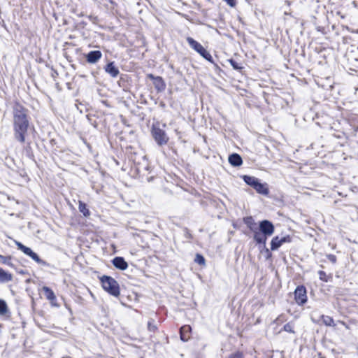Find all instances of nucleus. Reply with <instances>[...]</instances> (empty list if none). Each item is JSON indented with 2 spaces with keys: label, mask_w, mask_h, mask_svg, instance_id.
<instances>
[{
  "label": "nucleus",
  "mask_w": 358,
  "mask_h": 358,
  "mask_svg": "<svg viewBox=\"0 0 358 358\" xmlns=\"http://www.w3.org/2000/svg\"><path fill=\"white\" fill-rule=\"evenodd\" d=\"M27 110L21 104L17 103L13 107V127L15 138L20 143H24L25 134L27 132L29 121Z\"/></svg>",
  "instance_id": "nucleus-1"
},
{
  "label": "nucleus",
  "mask_w": 358,
  "mask_h": 358,
  "mask_svg": "<svg viewBox=\"0 0 358 358\" xmlns=\"http://www.w3.org/2000/svg\"><path fill=\"white\" fill-rule=\"evenodd\" d=\"M103 289L113 296H118L120 294V286L117 280L108 275H103L100 278Z\"/></svg>",
  "instance_id": "nucleus-2"
},
{
  "label": "nucleus",
  "mask_w": 358,
  "mask_h": 358,
  "mask_svg": "<svg viewBox=\"0 0 358 358\" xmlns=\"http://www.w3.org/2000/svg\"><path fill=\"white\" fill-rule=\"evenodd\" d=\"M151 134L158 145H166L169 141V136L165 131L159 128V126L153 124Z\"/></svg>",
  "instance_id": "nucleus-3"
},
{
  "label": "nucleus",
  "mask_w": 358,
  "mask_h": 358,
  "mask_svg": "<svg viewBox=\"0 0 358 358\" xmlns=\"http://www.w3.org/2000/svg\"><path fill=\"white\" fill-rule=\"evenodd\" d=\"M187 41L189 46L196 52H197L201 56H202L206 60L213 62V57L202 46L201 44H200L192 37H187Z\"/></svg>",
  "instance_id": "nucleus-4"
},
{
  "label": "nucleus",
  "mask_w": 358,
  "mask_h": 358,
  "mask_svg": "<svg viewBox=\"0 0 358 358\" xmlns=\"http://www.w3.org/2000/svg\"><path fill=\"white\" fill-rule=\"evenodd\" d=\"M16 245L19 250L22 251L25 255L30 257L33 260H34L38 264L46 266L48 264L44 260L41 259L36 253L33 252L31 248L24 245L22 243L20 242H16Z\"/></svg>",
  "instance_id": "nucleus-5"
},
{
  "label": "nucleus",
  "mask_w": 358,
  "mask_h": 358,
  "mask_svg": "<svg viewBox=\"0 0 358 358\" xmlns=\"http://www.w3.org/2000/svg\"><path fill=\"white\" fill-rule=\"evenodd\" d=\"M258 229L268 237L271 236L275 231V227L273 223L267 220L259 222Z\"/></svg>",
  "instance_id": "nucleus-6"
},
{
  "label": "nucleus",
  "mask_w": 358,
  "mask_h": 358,
  "mask_svg": "<svg viewBox=\"0 0 358 358\" xmlns=\"http://www.w3.org/2000/svg\"><path fill=\"white\" fill-rule=\"evenodd\" d=\"M295 300L297 304L303 305L307 301L306 289L304 286H298L294 291Z\"/></svg>",
  "instance_id": "nucleus-7"
},
{
  "label": "nucleus",
  "mask_w": 358,
  "mask_h": 358,
  "mask_svg": "<svg viewBox=\"0 0 358 358\" xmlns=\"http://www.w3.org/2000/svg\"><path fill=\"white\" fill-rule=\"evenodd\" d=\"M292 241V237L289 235L280 238L276 236L273 237L271 242V250H278L283 243H290Z\"/></svg>",
  "instance_id": "nucleus-8"
},
{
  "label": "nucleus",
  "mask_w": 358,
  "mask_h": 358,
  "mask_svg": "<svg viewBox=\"0 0 358 358\" xmlns=\"http://www.w3.org/2000/svg\"><path fill=\"white\" fill-rule=\"evenodd\" d=\"M101 51L92 50L86 55V59L90 64H95L101 58Z\"/></svg>",
  "instance_id": "nucleus-9"
},
{
  "label": "nucleus",
  "mask_w": 358,
  "mask_h": 358,
  "mask_svg": "<svg viewBox=\"0 0 358 358\" xmlns=\"http://www.w3.org/2000/svg\"><path fill=\"white\" fill-rule=\"evenodd\" d=\"M148 77L153 80L154 86L157 91H163L165 89V83L161 77H155L152 74H148Z\"/></svg>",
  "instance_id": "nucleus-10"
},
{
  "label": "nucleus",
  "mask_w": 358,
  "mask_h": 358,
  "mask_svg": "<svg viewBox=\"0 0 358 358\" xmlns=\"http://www.w3.org/2000/svg\"><path fill=\"white\" fill-rule=\"evenodd\" d=\"M252 232L255 241L257 244H263L265 246L268 236L264 234L258 228Z\"/></svg>",
  "instance_id": "nucleus-11"
},
{
  "label": "nucleus",
  "mask_w": 358,
  "mask_h": 358,
  "mask_svg": "<svg viewBox=\"0 0 358 358\" xmlns=\"http://www.w3.org/2000/svg\"><path fill=\"white\" fill-rule=\"evenodd\" d=\"M105 71L108 73L112 78H117L120 74L118 68L115 65L114 62H109L105 67Z\"/></svg>",
  "instance_id": "nucleus-12"
},
{
  "label": "nucleus",
  "mask_w": 358,
  "mask_h": 358,
  "mask_svg": "<svg viewBox=\"0 0 358 358\" xmlns=\"http://www.w3.org/2000/svg\"><path fill=\"white\" fill-rule=\"evenodd\" d=\"M113 266L122 271H124L128 267L127 262L124 260V259L122 257H115L113 261Z\"/></svg>",
  "instance_id": "nucleus-13"
},
{
  "label": "nucleus",
  "mask_w": 358,
  "mask_h": 358,
  "mask_svg": "<svg viewBox=\"0 0 358 358\" xmlns=\"http://www.w3.org/2000/svg\"><path fill=\"white\" fill-rule=\"evenodd\" d=\"M229 164L233 166H239L243 164L241 157L236 153H233L228 158Z\"/></svg>",
  "instance_id": "nucleus-14"
},
{
  "label": "nucleus",
  "mask_w": 358,
  "mask_h": 358,
  "mask_svg": "<svg viewBox=\"0 0 358 358\" xmlns=\"http://www.w3.org/2000/svg\"><path fill=\"white\" fill-rule=\"evenodd\" d=\"M191 331V327L189 325L182 326L180 328V338L182 341H188L189 336L188 333Z\"/></svg>",
  "instance_id": "nucleus-15"
},
{
  "label": "nucleus",
  "mask_w": 358,
  "mask_h": 358,
  "mask_svg": "<svg viewBox=\"0 0 358 358\" xmlns=\"http://www.w3.org/2000/svg\"><path fill=\"white\" fill-rule=\"evenodd\" d=\"M244 223L247 225V227L250 229L251 231H255L257 229V224L255 222L254 219L251 216L245 217L243 218Z\"/></svg>",
  "instance_id": "nucleus-16"
},
{
  "label": "nucleus",
  "mask_w": 358,
  "mask_h": 358,
  "mask_svg": "<svg viewBox=\"0 0 358 358\" xmlns=\"http://www.w3.org/2000/svg\"><path fill=\"white\" fill-rule=\"evenodd\" d=\"M253 188L257 192L263 195H267L269 193L266 184H262L259 182Z\"/></svg>",
  "instance_id": "nucleus-17"
},
{
  "label": "nucleus",
  "mask_w": 358,
  "mask_h": 358,
  "mask_svg": "<svg viewBox=\"0 0 358 358\" xmlns=\"http://www.w3.org/2000/svg\"><path fill=\"white\" fill-rule=\"evenodd\" d=\"M243 179L247 185L252 187H254L259 182L258 178L247 175L243 176Z\"/></svg>",
  "instance_id": "nucleus-18"
},
{
  "label": "nucleus",
  "mask_w": 358,
  "mask_h": 358,
  "mask_svg": "<svg viewBox=\"0 0 358 358\" xmlns=\"http://www.w3.org/2000/svg\"><path fill=\"white\" fill-rule=\"evenodd\" d=\"M13 276L10 273L5 271L3 269L0 268V282H7L12 280Z\"/></svg>",
  "instance_id": "nucleus-19"
},
{
  "label": "nucleus",
  "mask_w": 358,
  "mask_h": 358,
  "mask_svg": "<svg viewBox=\"0 0 358 358\" xmlns=\"http://www.w3.org/2000/svg\"><path fill=\"white\" fill-rule=\"evenodd\" d=\"M43 291L44 292L45 296L47 299L52 301L56 300V296L54 293V292L48 287L44 286L42 288Z\"/></svg>",
  "instance_id": "nucleus-20"
},
{
  "label": "nucleus",
  "mask_w": 358,
  "mask_h": 358,
  "mask_svg": "<svg viewBox=\"0 0 358 358\" xmlns=\"http://www.w3.org/2000/svg\"><path fill=\"white\" fill-rule=\"evenodd\" d=\"M322 321L326 326H328V327H335L336 326L334 319L330 316L322 315Z\"/></svg>",
  "instance_id": "nucleus-21"
},
{
  "label": "nucleus",
  "mask_w": 358,
  "mask_h": 358,
  "mask_svg": "<svg viewBox=\"0 0 358 358\" xmlns=\"http://www.w3.org/2000/svg\"><path fill=\"white\" fill-rule=\"evenodd\" d=\"M78 208L80 212L82 213L85 217H87L90 215L86 204L81 201H79Z\"/></svg>",
  "instance_id": "nucleus-22"
},
{
  "label": "nucleus",
  "mask_w": 358,
  "mask_h": 358,
  "mask_svg": "<svg viewBox=\"0 0 358 358\" xmlns=\"http://www.w3.org/2000/svg\"><path fill=\"white\" fill-rule=\"evenodd\" d=\"M8 312V306L4 300L0 299V315H5Z\"/></svg>",
  "instance_id": "nucleus-23"
},
{
  "label": "nucleus",
  "mask_w": 358,
  "mask_h": 358,
  "mask_svg": "<svg viewBox=\"0 0 358 358\" xmlns=\"http://www.w3.org/2000/svg\"><path fill=\"white\" fill-rule=\"evenodd\" d=\"M318 275L320 280L326 282H328L329 279L331 278V276L327 275L326 273L323 271H319Z\"/></svg>",
  "instance_id": "nucleus-24"
},
{
  "label": "nucleus",
  "mask_w": 358,
  "mask_h": 358,
  "mask_svg": "<svg viewBox=\"0 0 358 358\" xmlns=\"http://www.w3.org/2000/svg\"><path fill=\"white\" fill-rule=\"evenodd\" d=\"M148 329L150 331H152V332H155L157 329L156 324H154L153 320H150L148 321Z\"/></svg>",
  "instance_id": "nucleus-25"
},
{
  "label": "nucleus",
  "mask_w": 358,
  "mask_h": 358,
  "mask_svg": "<svg viewBox=\"0 0 358 358\" xmlns=\"http://www.w3.org/2000/svg\"><path fill=\"white\" fill-rule=\"evenodd\" d=\"M0 262L7 265H11V257L0 255Z\"/></svg>",
  "instance_id": "nucleus-26"
},
{
  "label": "nucleus",
  "mask_w": 358,
  "mask_h": 358,
  "mask_svg": "<svg viewBox=\"0 0 358 358\" xmlns=\"http://www.w3.org/2000/svg\"><path fill=\"white\" fill-rule=\"evenodd\" d=\"M194 261H195L197 264H199V265H203V264H205V259H204V257H203L201 255H200V254H196Z\"/></svg>",
  "instance_id": "nucleus-27"
},
{
  "label": "nucleus",
  "mask_w": 358,
  "mask_h": 358,
  "mask_svg": "<svg viewBox=\"0 0 358 358\" xmlns=\"http://www.w3.org/2000/svg\"><path fill=\"white\" fill-rule=\"evenodd\" d=\"M284 331L289 333H294L293 325L291 323H287L283 327Z\"/></svg>",
  "instance_id": "nucleus-28"
},
{
  "label": "nucleus",
  "mask_w": 358,
  "mask_h": 358,
  "mask_svg": "<svg viewBox=\"0 0 358 358\" xmlns=\"http://www.w3.org/2000/svg\"><path fill=\"white\" fill-rule=\"evenodd\" d=\"M229 62L234 69L238 70V69H241V66H240L238 62H236V61H234L233 59H230Z\"/></svg>",
  "instance_id": "nucleus-29"
},
{
  "label": "nucleus",
  "mask_w": 358,
  "mask_h": 358,
  "mask_svg": "<svg viewBox=\"0 0 358 358\" xmlns=\"http://www.w3.org/2000/svg\"><path fill=\"white\" fill-rule=\"evenodd\" d=\"M229 358H243V354L241 352H236L234 353L231 354L229 356Z\"/></svg>",
  "instance_id": "nucleus-30"
},
{
  "label": "nucleus",
  "mask_w": 358,
  "mask_h": 358,
  "mask_svg": "<svg viewBox=\"0 0 358 358\" xmlns=\"http://www.w3.org/2000/svg\"><path fill=\"white\" fill-rule=\"evenodd\" d=\"M328 258H329V259L331 262H333V263H335V262H336V256H335V255H329L328 256Z\"/></svg>",
  "instance_id": "nucleus-31"
},
{
  "label": "nucleus",
  "mask_w": 358,
  "mask_h": 358,
  "mask_svg": "<svg viewBox=\"0 0 358 358\" xmlns=\"http://www.w3.org/2000/svg\"><path fill=\"white\" fill-rule=\"evenodd\" d=\"M230 6H234L236 5V0H224Z\"/></svg>",
  "instance_id": "nucleus-32"
},
{
  "label": "nucleus",
  "mask_w": 358,
  "mask_h": 358,
  "mask_svg": "<svg viewBox=\"0 0 358 358\" xmlns=\"http://www.w3.org/2000/svg\"><path fill=\"white\" fill-rule=\"evenodd\" d=\"M266 252L268 253V256H271V253H270L268 249H266Z\"/></svg>",
  "instance_id": "nucleus-33"
},
{
  "label": "nucleus",
  "mask_w": 358,
  "mask_h": 358,
  "mask_svg": "<svg viewBox=\"0 0 358 358\" xmlns=\"http://www.w3.org/2000/svg\"><path fill=\"white\" fill-rule=\"evenodd\" d=\"M342 324L345 325V322H340Z\"/></svg>",
  "instance_id": "nucleus-34"
}]
</instances>
